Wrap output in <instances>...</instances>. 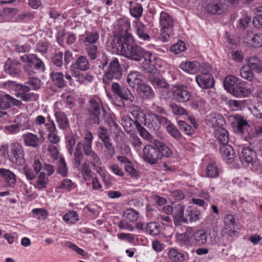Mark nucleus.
Masks as SVG:
<instances>
[{
    "label": "nucleus",
    "instance_id": "nucleus-42",
    "mask_svg": "<svg viewBox=\"0 0 262 262\" xmlns=\"http://www.w3.org/2000/svg\"><path fill=\"white\" fill-rule=\"evenodd\" d=\"M235 121L237 124V130L241 134H244L245 130L249 127V124L246 120L240 115L234 116Z\"/></svg>",
    "mask_w": 262,
    "mask_h": 262
},
{
    "label": "nucleus",
    "instance_id": "nucleus-10",
    "mask_svg": "<svg viewBox=\"0 0 262 262\" xmlns=\"http://www.w3.org/2000/svg\"><path fill=\"white\" fill-rule=\"evenodd\" d=\"M243 39L244 43L249 47H262V33L247 31L244 34Z\"/></svg>",
    "mask_w": 262,
    "mask_h": 262
},
{
    "label": "nucleus",
    "instance_id": "nucleus-26",
    "mask_svg": "<svg viewBox=\"0 0 262 262\" xmlns=\"http://www.w3.org/2000/svg\"><path fill=\"white\" fill-rule=\"evenodd\" d=\"M48 132V139L53 144H57L60 141V137L58 135L57 129L55 124L51 123L45 128Z\"/></svg>",
    "mask_w": 262,
    "mask_h": 262
},
{
    "label": "nucleus",
    "instance_id": "nucleus-55",
    "mask_svg": "<svg viewBox=\"0 0 262 262\" xmlns=\"http://www.w3.org/2000/svg\"><path fill=\"white\" fill-rule=\"evenodd\" d=\"M33 217L39 220H45L48 215L47 210L43 208H34L32 210Z\"/></svg>",
    "mask_w": 262,
    "mask_h": 262
},
{
    "label": "nucleus",
    "instance_id": "nucleus-34",
    "mask_svg": "<svg viewBox=\"0 0 262 262\" xmlns=\"http://www.w3.org/2000/svg\"><path fill=\"white\" fill-rule=\"evenodd\" d=\"M50 77L55 85L58 88H63L66 86L67 82L63 79V74L61 72H52L50 74Z\"/></svg>",
    "mask_w": 262,
    "mask_h": 262
},
{
    "label": "nucleus",
    "instance_id": "nucleus-47",
    "mask_svg": "<svg viewBox=\"0 0 262 262\" xmlns=\"http://www.w3.org/2000/svg\"><path fill=\"white\" fill-rule=\"evenodd\" d=\"M90 165L91 164L88 161H85L80 166V169H81L82 176L85 180H89L92 177Z\"/></svg>",
    "mask_w": 262,
    "mask_h": 262
},
{
    "label": "nucleus",
    "instance_id": "nucleus-14",
    "mask_svg": "<svg viewBox=\"0 0 262 262\" xmlns=\"http://www.w3.org/2000/svg\"><path fill=\"white\" fill-rule=\"evenodd\" d=\"M167 256L172 262H185L188 259V253L181 252L175 248H170L168 249Z\"/></svg>",
    "mask_w": 262,
    "mask_h": 262
},
{
    "label": "nucleus",
    "instance_id": "nucleus-63",
    "mask_svg": "<svg viewBox=\"0 0 262 262\" xmlns=\"http://www.w3.org/2000/svg\"><path fill=\"white\" fill-rule=\"evenodd\" d=\"M85 47L86 54L90 59L93 60L96 59L98 54V47L95 45Z\"/></svg>",
    "mask_w": 262,
    "mask_h": 262
},
{
    "label": "nucleus",
    "instance_id": "nucleus-64",
    "mask_svg": "<svg viewBox=\"0 0 262 262\" xmlns=\"http://www.w3.org/2000/svg\"><path fill=\"white\" fill-rule=\"evenodd\" d=\"M253 115L258 119H262V104L258 103L249 108Z\"/></svg>",
    "mask_w": 262,
    "mask_h": 262
},
{
    "label": "nucleus",
    "instance_id": "nucleus-23",
    "mask_svg": "<svg viewBox=\"0 0 262 262\" xmlns=\"http://www.w3.org/2000/svg\"><path fill=\"white\" fill-rule=\"evenodd\" d=\"M127 82L130 87L137 88L143 82L142 76L138 72H130L127 75Z\"/></svg>",
    "mask_w": 262,
    "mask_h": 262
},
{
    "label": "nucleus",
    "instance_id": "nucleus-25",
    "mask_svg": "<svg viewBox=\"0 0 262 262\" xmlns=\"http://www.w3.org/2000/svg\"><path fill=\"white\" fill-rule=\"evenodd\" d=\"M25 144L27 146L36 148L40 145L41 141L38 136L33 133H29L23 135Z\"/></svg>",
    "mask_w": 262,
    "mask_h": 262
},
{
    "label": "nucleus",
    "instance_id": "nucleus-22",
    "mask_svg": "<svg viewBox=\"0 0 262 262\" xmlns=\"http://www.w3.org/2000/svg\"><path fill=\"white\" fill-rule=\"evenodd\" d=\"M154 145L156 147L157 151L159 153V155H158V156H160L159 157V160L162 159L163 157L169 158L172 155V151L171 149L162 142L158 140L155 141Z\"/></svg>",
    "mask_w": 262,
    "mask_h": 262
},
{
    "label": "nucleus",
    "instance_id": "nucleus-1",
    "mask_svg": "<svg viewBox=\"0 0 262 262\" xmlns=\"http://www.w3.org/2000/svg\"><path fill=\"white\" fill-rule=\"evenodd\" d=\"M113 47L118 54L134 61H140L143 57L144 50L136 43L134 36L127 31L118 38Z\"/></svg>",
    "mask_w": 262,
    "mask_h": 262
},
{
    "label": "nucleus",
    "instance_id": "nucleus-39",
    "mask_svg": "<svg viewBox=\"0 0 262 262\" xmlns=\"http://www.w3.org/2000/svg\"><path fill=\"white\" fill-rule=\"evenodd\" d=\"M193 236L196 244L199 246H202L206 244L208 235L204 230H200L195 232L193 231Z\"/></svg>",
    "mask_w": 262,
    "mask_h": 262
},
{
    "label": "nucleus",
    "instance_id": "nucleus-36",
    "mask_svg": "<svg viewBox=\"0 0 262 262\" xmlns=\"http://www.w3.org/2000/svg\"><path fill=\"white\" fill-rule=\"evenodd\" d=\"M152 54L149 52L144 51V55L142 59L144 61L142 63V68L147 73H150L153 70V66H151Z\"/></svg>",
    "mask_w": 262,
    "mask_h": 262
},
{
    "label": "nucleus",
    "instance_id": "nucleus-16",
    "mask_svg": "<svg viewBox=\"0 0 262 262\" xmlns=\"http://www.w3.org/2000/svg\"><path fill=\"white\" fill-rule=\"evenodd\" d=\"M225 123L224 118L222 115L217 113H212L208 115L206 119L208 126L212 128L221 127Z\"/></svg>",
    "mask_w": 262,
    "mask_h": 262
},
{
    "label": "nucleus",
    "instance_id": "nucleus-40",
    "mask_svg": "<svg viewBox=\"0 0 262 262\" xmlns=\"http://www.w3.org/2000/svg\"><path fill=\"white\" fill-rule=\"evenodd\" d=\"M239 81L238 79L233 76H227L224 81V88L226 90L230 93Z\"/></svg>",
    "mask_w": 262,
    "mask_h": 262
},
{
    "label": "nucleus",
    "instance_id": "nucleus-30",
    "mask_svg": "<svg viewBox=\"0 0 262 262\" xmlns=\"http://www.w3.org/2000/svg\"><path fill=\"white\" fill-rule=\"evenodd\" d=\"M214 134L216 141L219 144L223 145L228 143L229 141L228 134L227 130L224 128L217 127L215 129Z\"/></svg>",
    "mask_w": 262,
    "mask_h": 262
},
{
    "label": "nucleus",
    "instance_id": "nucleus-45",
    "mask_svg": "<svg viewBox=\"0 0 262 262\" xmlns=\"http://www.w3.org/2000/svg\"><path fill=\"white\" fill-rule=\"evenodd\" d=\"M187 220H188L190 222H196L201 219V213L196 209L189 208L187 210Z\"/></svg>",
    "mask_w": 262,
    "mask_h": 262
},
{
    "label": "nucleus",
    "instance_id": "nucleus-31",
    "mask_svg": "<svg viewBox=\"0 0 262 262\" xmlns=\"http://www.w3.org/2000/svg\"><path fill=\"white\" fill-rule=\"evenodd\" d=\"M242 158L249 164L256 159V154L254 150L249 147H244L242 149Z\"/></svg>",
    "mask_w": 262,
    "mask_h": 262
},
{
    "label": "nucleus",
    "instance_id": "nucleus-56",
    "mask_svg": "<svg viewBox=\"0 0 262 262\" xmlns=\"http://www.w3.org/2000/svg\"><path fill=\"white\" fill-rule=\"evenodd\" d=\"M18 93L16 94V96L19 97L22 100L25 101H35L38 98V96L33 93H27V92Z\"/></svg>",
    "mask_w": 262,
    "mask_h": 262
},
{
    "label": "nucleus",
    "instance_id": "nucleus-61",
    "mask_svg": "<svg viewBox=\"0 0 262 262\" xmlns=\"http://www.w3.org/2000/svg\"><path fill=\"white\" fill-rule=\"evenodd\" d=\"M11 96L8 94H0V108L7 109L11 106Z\"/></svg>",
    "mask_w": 262,
    "mask_h": 262
},
{
    "label": "nucleus",
    "instance_id": "nucleus-20",
    "mask_svg": "<svg viewBox=\"0 0 262 262\" xmlns=\"http://www.w3.org/2000/svg\"><path fill=\"white\" fill-rule=\"evenodd\" d=\"M99 35L97 31H85L81 36V40L85 46L94 45L99 39Z\"/></svg>",
    "mask_w": 262,
    "mask_h": 262
},
{
    "label": "nucleus",
    "instance_id": "nucleus-18",
    "mask_svg": "<svg viewBox=\"0 0 262 262\" xmlns=\"http://www.w3.org/2000/svg\"><path fill=\"white\" fill-rule=\"evenodd\" d=\"M135 24V28L136 29V34L139 39L149 41L150 40V36L148 33L147 29L145 25L142 22L134 21Z\"/></svg>",
    "mask_w": 262,
    "mask_h": 262
},
{
    "label": "nucleus",
    "instance_id": "nucleus-52",
    "mask_svg": "<svg viewBox=\"0 0 262 262\" xmlns=\"http://www.w3.org/2000/svg\"><path fill=\"white\" fill-rule=\"evenodd\" d=\"M139 212L135 210L129 208L126 209L124 212V219L130 222H134L138 219Z\"/></svg>",
    "mask_w": 262,
    "mask_h": 262
},
{
    "label": "nucleus",
    "instance_id": "nucleus-44",
    "mask_svg": "<svg viewBox=\"0 0 262 262\" xmlns=\"http://www.w3.org/2000/svg\"><path fill=\"white\" fill-rule=\"evenodd\" d=\"M93 139L92 134L87 131L84 135L83 141L78 142L76 145H78L79 144H81V148L83 150L91 148Z\"/></svg>",
    "mask_w": 262,
    "mask_h": 262
},
{
    "label": "nucleus",
    "instance_id": "nucleus-28",
    "mask_svg": "<svg viewBox=\"0 0 262 262\" xmlns=\"http://www.w3.org/2000/svg\"><path fill=\"white\" fill-rule=\"evenodd\" d=\"M221 154L223 159L227 163H231L234 158V149L232 146L226 144L220 148Z\"/></svg>",
    "mask_w": 262,
    "mask_h": 262
},
{
    "label": "nucleus",
    "instance_id": "nucleus-49",
    "mask_svg": "<svg viewBox=\"0 0 262 262\" xmlns=\"http://www.w3.org/2000/svg\"><path fill=\"white\" fill-rule=\"evenodd\" d=\"M48 182V177L46 176V174L44 172H41L37 178V180L36 184L34 185V187L40 190L42 188L46 187Z\"/></svg>",
    "mask_w": 262,
    "mask_h": 262
},
{
    "label": "nucleus",
    "instance_id": "nucleus-17",
    "mask_svg": "<svg viewBox=\"0 0 262 262\" xmlns=\"http://www.w3.org/2000/svg\"><path fill=\"white\" fill-rule=\"evenodd\" d=\"M201 66L202 63H200L196 61H186L184 62H182L180 65V68L186 73L190 74H194L201 70Z\"/></svg>",
    "mask_w": 262,
    "mask_h": 262
},
{
    "label": "nucleus",
    "instance_id": "nucleus-2",
    "mask_svg": "<svg viewBox=\"0 0 262 262\" xmlns=\"http://www.w3.org/2000/svg\"><path fill=\"white\" fill-rule=\"evenodd\" d=\"M90 122L91 124H99L106 115V111L102 107V101L100 98L94 96L89 100Z\"/></svg>",
    "mask_w": 262,
    "mask_h": 262
},
{
    "label": "nucleus",
    "instance_id": "nucleus-5",
    "mask_svg": "<svg viewBox=\"0 0 262 262\" xmlns=\"http://www.w3.org/2000/svg\"><path fill=\"white\" fill-rule=\"evenodd\" d=\"M211 68L207 63H202L201 74L195 77V81L199 87L202 89L212 88L214 86V79L210 74Z\"/></svg>",
    "mask_w": 262,
    "mask_h": 262
},
{
    "label": "nucleus",
    "instance_id": "nucleus-58",
    "mask_svg": "<svg viewBox=\"0 0 262 262\" xmlns=\"http://www.w3.org/2000/svg\"><path fill=\"white\" fill-rule=\"evenodd\" d=\"M29 125L26 127H23L21 124H14L5 126V132L8 134H15L20 129H25L29 127Z\"/></svg>",
    "mask_w": 262,
    "mask_h": 262
},
{
    "label": "nucleus",
    "instance_id": "nucleus-33",
    "mask_svg": "<svg viewBox=\"0 0 262 262\" xmlns=\"http://www.w3.org/2000/svg\"><path fill=\"white\" fill-rule=\"evenodd\" d=\"M128 3L130 15L135 18H140L143 13V8L141 5L138 3H134L132 1H129Z\"/></svg>",
    "mask_w": 262,
    "mask_h": 262
},
{
    "label": "nucleus",
    "instance_id": "nucleus-9",
    "mask_svg": "<svg viewBox=\"0 0 262 262\" xmlns=\"http://www.w3.org/2000/svg\"><path fill=\"white\" fill-rule=\"evenodd\" d=\"M172 99L180 103H184L190 100V93L186 86L183 84H175L171 89Z\"/></svg>",
    "mask_w": 262,
    "mask_h": 262
},
{
    "label": "nucleus",
    "instance_id": "nucleus-54",
    "mask_svg": "<svg viewBox=\"0 0 262 262\" xmlns=\"http://www.w3.org/2000/svg\"><path fill=\"white\" fill-rule=\"evenodd\" d=\"M250 67L243 66L240 70V75L241 77L249 81H251L254 79V74Z\"/></svg>",
    "mask_w": 262,
    "mask_h": 262
},
{
    "label": "nucleus",
    "instance_id": "nucleus-19",
    "mask_svg": "<svg viewBox=\"0 0 262 262\" xmlns=\"http://www.w3.org/2000/svg\"><path fill=\"white\" fill-rule=\"evenodd\" d=\"M0 177L4 180L7 186L13 187L16 183L15 174L9 169L0 168Z\"/></svg>",
    "mask_w": 262,
    "mask_h": 262
},
{
    "label": "nucleus",
    "instance_id": "nucleus-57",
    "mask_svg": "<svg viewBox=\"0 0 262 262\" xmlns=\"http://www.w3.org/2000/svg\"><path fill=\"white\" fill-rule=\"evenodd\" d=\"M117 95L124 100H129L132 102L135 99L134 96L131 93L130 91L124 86H122V88Z\"/></svg>",
    "mask_w": 262,
    "mask_h": 262
},
{
    "label": "nucleus",
    "instance_id": "nucleus-27",
    "mask_svg": "<svg viewBox=\"0 0 262 262\" xmlns=\"http://www.w3.org/2000/svg\"><path fill=\"white\" fill-rule=\"evenodd\" d=\"M136 89L139 95L143 99H151L154 97L155 93L151 88L143 82Z\"/></svg>",
    "mask_w": 262,
    "mask_h": 262
},
{
    "label": "nucleus",
    "instance_id": "nucleus-51",
    "mask_svg": "<svg viewBox=\"0 0 262 262\" xmlns=\"http://www.w3.org/2000/svg\"><path fill=\"white\" fill-rule=\"evenodd\" d=\"M63 220L68 224H75L78 221V215L75 211H70L63 215Z\"/></svg>",
    "mask_w": 262,
    "mask_h": 262
},
{
    "label": "nucleus",
    "instance_id": "nucleus-15",
    "mask_svg": "<svg viewBox=\"0 0 262 262\" xmlns=\"http://www.w3.org/2000/svg\"><path fill=\"white\" fill-rule=\"evenodd\" d=\"M193 236V228H187L186 231L183 233H177L176 240L178 244L181 246H190V241Z\"/></svg>",
    "mask_w": 262,
    "mask_h": 262
},
{
    "label": "nucleus",
    "instance_id": "nucleus-41",
    "mask_svg": "<svg viewBox=\"0 0 262 262\" xmlns=\"http://www.w3.org/2000/svg\"><path fill=\"white\" fill-rule=\"evenodd\" d=\"M17 10L14 8H6L3 11H0V22L10 20L16 14Z\"/></svg>",
    "mask_w": 262,
    "mask_h": 262
},
{
    "label": "nucleus",
    "instance_id": "nucleus-24",
    "mask_svg": "<svg viewBox=\"0 0 262 262\" xmlns=\"http://www.w3.org/2000/svg\"><path fill=\"white\" fill-rule=\"evenodd\" d=\"M251 92V90L246 88L242 81H239L230 94L236 97H244L247 96Z\"/></svg>",
    "mask_w": 262,
    "mask_h": 262
},
{
    "label": "nucleus",
    "instance_id": "nucleus-46",
    "mask_svg": "<svg viewBox=\"0 0 262 262\" xmlns=\"http://www.w3.org/2000/svg\"><path fill=\"white\" fill-rule=\"evenodd\" d=\"M219 169L216 164L209 163L206 167V174L208 177L215 178L219 176Z\"/></svg>",
    "mask_w": 262,
    "mask_h": 262
},
{
    "label": "nucleus",
    "instance_id": "nucleus-8",
    "mask_svg": "<svg viewBox=\"0 0 262 262\" xmlns=\"http://www.w3.org/2000/svg\"><path fill=\"white\" fill-rule=\"evenodd\" d=\"M144 125L150 129L155 130H158L161 125H164L168 122V119L160 115H158L152 112H148L144 116Z\"/></svg>",
    "mask_w": 262,
    "mask_h": 262
},
{
    "label": "nucleus",
    "instance_id": "nucleus-38",
    "mask_svg": "<svg viewBox=\"0 0 262 262\" xmlns=\"http://www.w3.org/2000/svg\"><path fill=\"white\" fill-rule=\"evenodd\" d=\"M73 65L76 69L82 71H86L90 67V63L87 57L83 55L79 56Z\"/></svg>",
    "mask_w": 262,
    "mask_h": 262
},
{
    "label": "nucleus",
    "instance_id": "nucleus-53",
    "mask_svg": "<svg viewBox=\"0 0 262 262\" xmlns=\"http://www.w3.org/2000/svg\"><path fill=\"white\" fill-rule=\"evenodd\" d=\"M105 149L104 154L107 159H111L115 154V148L111 141L103 143Z\"/></svg>",
    "mask_w": 262,
    "mask_h": 262
},
{
    "label": "nucleus",
    "instance_id": "nucleus-32",
    "mask_svg": "<svg viewBox=\"0 0 262 262\" xmlns=\"http://www.w3.org/2000/svg\"><path fill=\"white\" fill-rule=\"evenodd\" d=\"M184 207L181 204H178L174 207L173 216L174 222L186 223L187 219L184 216Z\"/></svg>",
    "mask_w": 262,
    "mask_h": 262
},
{
    "label": "nucleus",
    "instance_id": "nucleus-50",
    "mask_svg": "<svg viewBox=\"0 0 262 262\" xmlns=\"http://www.w3.org/2000/svg\"><path fill=\"white\" fill-rule=\"evenodd\" d=\"M245 66L249 67L250 69L257 72H259L260 69H261L260 60L256 57L250 58L248 60L247 65Z\"/></svg>",
    "mask_w": 262,
    "mask_h": 262
},
{
    "label": "nucleus",
    "instance_id": "nucleus-60",
    "mask_svg": "<svg viewBox=\"0 0 262 262\" xmlns=\"http://www.w3.org/2000/svg\"><path fill=\"white\" fill-rule=\"evenodd\" d=\"M34 122L36 125L39 127L44 124L45 128L47 127V125L51 123L55 124L50 116L47 117V122H46V119L42 115H38L36 116L34 119Z\"/></svg>",
    "mask_w": 262,
    "mask_h": 262
},
{
    "label": "nucleus",
    "instance_id": "nucleus-12",
    "mask_svg": "<svg viewBox=\"0 0 262 262\" xmlns=\"http://www.w3.org/2000/svg\"><path fill=\"white\" fill-rule=\"evenodd\" d=\"M224 227L222 231L223 235H227L230 236L234 235L235 232L236 222L233 215L226 214L223 219Z\"/></svg>",
    "mask_w": 262,
    "mask_h": 262
},
{
    "label": "nucleus",
    "instance_id": "nucleus-29",
    "mask_svg": "<svg viewBox=\"0 0 262 262\" xmlns=\"http://www.w3.org/2000/svg\"><path fill=\"white\" fill-rule=\"evenodd\" d=\"M28 84L29 85V86L17 84L16 88L17 90L24 92H28L30 90H37L40 87V80L35 78H30L28 82Z\"/></svg>",
    "mask_w": 262,
    "mask_h": 262
},
{
    "label": "nucleus",
    "instance_id": "nucleus-13",
    "mask_svg": "<svg viewBox=\"0 0 262 262\" xmlns=\"http://www.w3.org/2000/svg\"><path fill=\"white\" fill-rule=\"evenodd\" d=\"M21 66L19 61L8 59L5 64V71L12 77H18L21 73Z\"/></svg>",
    "mask_w": 262,
    "mask_h": 262
},
{
    "label": "nucleus",
    "instance_id": "nucleus-48",
    "mask_svg": "<svg viewBox=\"0 0 262 262\" xmlns=\"http://www.w3.org/2000/svg\"><path fill=\"white\" fill-rule=\"evenodd\" d=\"M161 226L155 222H150L146 226V231L151 235L155 236L158 235L161 231Z\"/></svg>",
    "mask_w": 262,
    "mask_h": 262
},
{
    "label": "nucleus",
    "instance_id": "nucleus-7",
    "mask_svg": "<svg viewBox=\"0 0 262 262\" xmlns=\"http://www.w3.org/2000/svg\"><path fill=\"white\" fill-rule=\"evenodd\" d=\"M121 76L122 70L118 59L114 58L110 63L108 69L103 75L102 81L105 84L109 85L113 79H118Z\"/></svg>",
    "mask_w": 262,
    "mask_h": 262
},
{
    "label": "nucleus",
    "instance_id": "nucleus-21",
    "mask_svg": "<svg viewBox=\"0 0 262 262\" xmlns=\"http://www.w3.org/2000/svg\"><path fill=\"white\" fill-rule=\"evenodd\" d=\"M81 144L76 145L75 148L73 158L72 159L73 167L80 170L81 162L84 159L83 149L81 148Z\"/></svg>",
    "mask_w": 262,
    "mask_h": 262
},
{
    "label": "nucleus",
    "instance_id": "nucleus-3",
    "mask_svg": "<svg viewBox=\"0 0 262 262\" xmlns=\"http://www.w3.org/2000/svg\"><path fill=\"white\" fill-rule=\"evenodd\" d=\"M20 59L26 63L24 69V71L30 76H33L37 71L43 72L46 70V67L43 61L33 54L25 55L20 57Z\"/></svg>",
    "mask_w": 262,
    "mask_h": 262
},
{
    "label": "nucleus",
    "instance_id": "nucleus-6",
    "mask_svg": "<svg viewBox=\"0 0 262 262\" xmlns=\"http://www.w3.org/2000/svg\"><path fill=\"white\" fill-rule=\"evenodd\" d=\"M174 20L166 12L162 11L160 14V24L162 27L161 38L163 41H167L172 34Z\"/></svg>",
    "mask_w": 262,
    "mask_h": 262
},
{
    "label": "nucleus",
    "instance_id": "nucleus-4",
    "mask_svg": "<svg viewBox=\"0 0 262 262\" xmlns=\"http://www.w3.org/2000/svg\"><path fill=\"white\" fill-rule=\"evenodd\" d=\"M2 149L7 154L10 161L17 165H22L25 162L24 150L22 145L17 142L12 143L9 147L8 144L3 145Z\"/></svg>",
    "mask_w": 262,
    "mask_h": 262
},
{
    "label": "nucleus",
    "instance_id": "nucleus-11",
    "mask_svg": "<svg viewBox=\"0 0 262 262\" xmlns=\"http://www.w3.org/2000/svg\"><path fill=\"white\" fill-rule=\"evenodd\" d=\"M143 151V158L145 161L150 164H155L158 162L160 156H158L159 153L156 147L147 145L144 147Z\"/></svg>",
    "mask_w": 262,
    "mask_h": 262
},
{
    "label": "nucleus",
    "instance_id": "nucleus-35",
    "mask_svg": "<svg viewBox=\"0 0 262 262\" xmlns=\"http://www.w3.org/2000/svg\"><path fill=\"white\" fill-rule=\"evenodd\" d=\"M84 154L90 160V163L91 165L95 166L96 165H99L101 164V160L97 155L91 148L83 149Z\"/></svg>",
    "mask_w": 262,
    "mask_h": 262
},
{
    "label": "nucleus",
    "instance_id": "nucleus-59",
    "mask_svg": "<svg viewBox=\"0 0 262 262\" xmlns=\"http://www.w3.org/2000/svg\"><path fill=\"white\" fill-rule=\"evenodd\" d=\"M57 172L63 177L67 176L68 167L64 159L62 158H60L58 161Z\"/></svg>",
    "mask_w": 262,
    "mask_h": 262
},
{
    "label": "nucleus",
    "instance_id": "nucleus-62",
    "mask_svg": "<svg viewBox=\"0 0 262 262\" xmlns=\"http://www.w3.org/2000/svg\"><path fill=\"white\" fill-rule=\"evenodd\" d=\"M206 10L209 13L212 14H220L222 12L220 4L215 2L208 4L206 6Z\"/></svg>",
    "mask_w": 262,
    "mask_h": 262
},
{
    "label": "nucleus",
    "instance_id": "nucleus-37",
    "mask_svg": "<svg viewBox=\"0 0 262 262\" xmlns=\"http://www.w3.org/2000/svg\"><path fill=\"white\" fill-rule=\"evenodd\" d=\"M56 121L60 128L64 129L68 126V121L65 114L60 111H56L54 113Z\"/></svg>",
    "mask_w": 262,
    "mask_h": 262
},
{
    "label": "nucleus",
    "instance_id": "nucleus-43",
    "mask_svg": "<svg viewBox=\"0 0 262 262\" xmlns=\"http://www.w3.org/2000/svg\"><path fill=\"white\" fill-rule=\"evenodd\" d=\"M135 124L141 137L145 139L149 142L154 144V141H157V140L154 139L153 137L143 126L140 125L138 121L135 122Z\"/></svg>",
    "mask_w": 262,
    "mask_h": 262
}]
</instances>
